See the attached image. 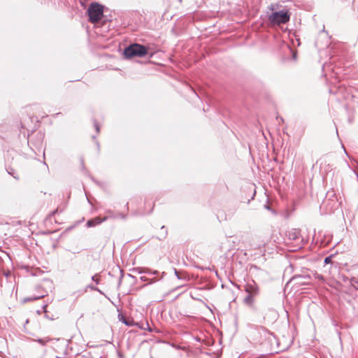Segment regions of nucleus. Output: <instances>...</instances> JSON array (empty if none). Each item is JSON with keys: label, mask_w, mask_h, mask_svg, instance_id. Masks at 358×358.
<instances>
[{"label": "nucleus", "mask_w": 358, "mask_h": 358, "mask_svg": "<svg viewBox=\"0 0 358 358\" xmlns=\"http://www.w3.org/2000/svg\"><path fill=\"white\" fill-rule=\"evenodd\" d=\"M268 20L273 24H285L289 20V15L287 11H275L269 15Z\"/></svg>", "instance_id": "obj_3"}, {"label": "nucleus", "mask_w": 358, "mask_h": 358, "mask_svg": "<svg viewBox=\"0 0 358 358\" xmlns=\"http://www.w3.org/2000/svg\"><path fill=\"white\" fill-rule=\"evenodd\" d=\"M106 220H107V217H105L103 219L100 218L99 217H96L94 218L96 225L102 223L103 222L106 221Z\"/></svg>", "instance_id": "obj_13"}, {"label": "nucleus", "mask_w": 358, "mask_h": 358, "mask_svg": "<svg viewBox=\"0 0 358 358\" xmlns=\"http://www.w3.org/2000/svg\"><path fill=\"white\" fill-rule=\"evenodd\" d=\"M118 317L120 318V320H121L124 324L129 327L131 326V323L127 319H125L122 315H119Z\"/></svg>", "instance_id": "obj_12"}, {"label": "nucleus", "mask_w": 358, "mask_h": 358, "mask_svg": "<svg viewBox=\"0 0 358 358\" xmlns=\"http://www.w3.org/2000/svg\"><path fill=\"white\" fill-rule=\"evenodd\" d=\"M43 296H36L34 298H28V299H24V301H33V300H37V299H41V297H43Z\"/></svg>", "instance_id": "obj_18"}, {"label": "nucleus", "mask_w": 358, "mask_h": 358, "mask_svg": "<svg viewBox=\"0 0 358 358\" xmlns=\"http://www.w3.org/2000/svg\"><path fill=\"white\" fill-rule=\"evenodd\" d=\"M33 341L37 342L42 346H45L50 341V339L48 337H45L43 338L34 339Z\"/></svg>", "instance_id": "obj_9"}, {"label": "nucleus", "mask_w": 358, "mask_h": 358, "mask_svg": "<svg viewBox=\"0 0 358 358\" xmlns=\"http://www.w3.org/2000/svg\"><path fill=\"white\" fill-rule=\"evenodd\" d=\"M89 21L92 23H98L103 16V7L96 2H92L88 9Z\"/></svg>", "instance_id": "obj_2"}, {"label": "nucleus", "mask_w": 358, "mask_h": 358, "mask_svg": "<svg viewBox=\"0 0 358 358\" xmlns=\"http://www.w3.org/2000/svg\"><path fill=\"white\" fill-rule=\"evenodd\" d=\"M140 280H141V281H143V282L148 281V285L152 284V283H154V282H157V280H159L158 279H157V278H155L150 280V279H148V278L147 277H145V276H141V277L140 278Z\"/></svg>", "instance_id": "obj_10"}, {"label": "nucleus", "mask_w": 358, "mask_h": 358, "mask_svg": "<svg viewBox=\"0 0 358 358\" xmlns=\"http://www.w3.org/2000/svg\"><path fill=\"white\" fill-rule=\"evenodd\" d=\"M146 326L148 327V330H149L150 331H151V329H150V327H149V324H148V322H146Z\"/></svg>", "instance_id": "obj_24"}, {"label": "nucleus", "mask_w": 358, "mask_h": 358, "mask_svg": "<svg viewBox=\"0 0 358 358\" xmlns=\"http://www.w3.org/2000/svg\"><path fill=\"white\" fill-rule=\"evenodd\" d=\"M87 224V226L88 227H92L96 226V223H95V222H94V218H93V219H90V220H89L87 222V224Z\"/></svg>", "instance_id": "obj_14"}, {"label": "nucleus", "mask_w": 358, "mask_h": 358, "mask_svg": "<svg viewBox=\"0 0 358 358\" xmlns=\"http://www.w3.org/2000/svg\"><path fill=\"white\" fill-rule=\"evenodd\" d=\"M255 296H257V295H251L248 294V295L243 299L244 303L248 306H252L254 303V298Z\"/></svg>", "instance_id": "obj_7"}, {"label": "nucleus", "mask_w": 358, "mask_h": 358, "mask_svg": "<svg viewBox=\"0 0 358 358\" xmlns=\"http://www.w3.org/2000/svg\"><path fill=\"white\" fill-rule=\"evenodd\" d=\"M251 270H255V271H257V270H259V268L257 266H255V265H252L250 268Z\"/></svg>", "instance_id": "obj_22"}, {"label": "nucleus", "mask_w": 358, "mask_h": 358, "mask_svg": "<svg viewBox=\"0 0 358 358\" xmlns=\"http://www.w3.org/2000/svg\"><path fill=\"white\" fill-rule=\"evenodd\" d=\"M311 277L307 271L301 274H296L292 277L289 282L294 283V285L301 286L308 285L310 282Z\"/></svg>", "instance_id": "obj_4"}, {"label": "nucleus", "mask_w": 358, "mask_h": 358, "mask_svg": "<svg viewBox=\"0 0 358 358\" xmlns=\"http://www.w3.org/2000/svg\"><path fill=\"white\" fill-rule=\"evenodd\" d=\"M7 172L9 175L12 176L15 179L18 180L19 177L17 174H15V171L13 168H8L7 169Z\"/></svg>", "instance_id": "obj_11"}, {"label": "nucleus", "mask_w": 358, "mask_h": 358, "mask_svg": "<svg viewBox=\"0 0 358 358\" xmlns=\"http://www.w3.org/2000/svg\"><path fill=\"white\" fill-rule=\"evenodd\" d=\"M45 316H46V317H47V318H50V315H48L46 314V315H45Z\"/></svg>", "instance_id": "obj_26"}, {"label": "nucleus", "mask_w": 358, "mask_h": 358, "mask_svg": "<svg viewBox=\"0 0 358 358\" xmlns=\"http://www.w3.org/2000/svg\"><path fill=\"white\" fill-rule=\"evenodd\" d=\"M151 358H152V357H151Z\"/></svg>", "instance_id": "obj_27"}, {"label": "nucleus", "mask_w": 358, "mask_h": 358, "mask_svg": "<svg viewBox=\"0 0 358 358\" xmlns=\"http://www.w3.org/2000/svg\"><path fill=\"white\" fill-rule=\"evenodd\" d=\"M174 273H175V275L178 278V279H182L183 278L180 275V273L176 269L174 268Z\"/></svg>", "instance_id": "obj_19"}, {"label": "nucleus", "mask_w": 358, "mask_h": 358, "mask_svg": "<svg viewBox=\"0 0 358 358\" xmlns=\"http://www.w3.org/2000/svg\"><path fill=\"white\" fill-rule=\"evenodd\" d=\"M87 287H88V288H90V289H92V290L97 291V292H100V293H102V292H101V290H100L99 288H97L96 286H94V285H87Z\"/></svg>", "instance_id": "obj_16"}, {"label": "nucleus", "mask_w": 358, "mask_h": 358, "mask_svg": "<svg viewBox=\"0 0 358 358\" xmlns=\"http://www.w3.org/2000/svg\"><path fill=\"white\" fill-rule=\"evenodd\" d=\"M59 211L58 208L55 209V210L52 211L50 214V217L54 216L56 213H57Z\"/></svg>", "instance_id": "obj_20"}, {"label": "nucleus", "mask_w": 358, "mask_h": 358, "mask_svg": "<svg viewBox=\"0 0 358 358\" xmlns=\"http://www.w3.org/2000/svg\"><path fill=\"white\" fill-rule=\"evenodd\" d=\"M119 217L122 218V219L125 218V216L124 215H122V214H120Z\"/></svg>", "instance_id": "obj_23"}, {"label": "nucleus", "mask_w": 358, "mask_h": 358, "mask_svg": "<svg viewBox=\"0 0 358 358\" xmlns=\"http://www.w3.org/2000/svg\"><path fill=\"white\" fill-rule=\"evenodd\" d=\"M134 271L141 274V273H148L150 275H158L159 272L157 270H151L148 268H142V267H136L134 268Z\"/></svg>", "instance_id": "obj_6"}, {"label": "nucleus", "mask_w": 358, "mask_h": 358, "mask_svg": "<svg viewBox=\"0 0 358 358\" xmlns=\"http://www.w3.org/2000/svg\"><path fill=\"white\" fill-rule=\"evenodd\" d=\"M269 8H270L271 10H273L274 9V7H273V5H271Z\"/></svg>", "instance_id": "obj_25"}, {"label": "nucleus", "mask_w": 358, "mask_h": 358, "mask_svg": "<svg viewBox=\"0 0 358 358\" xmlns=\"http://www.w3.org/2000/svg\"><path fill=\"white\" fill-rule=\"evenodd\" d=\"M244 290L247 294L251 295H258L259 288L256 282L253 280L248 281L244 285Z\"/></svg>", "instance_id": "obj_5"}, {"label": "nucleus", "mask_w": 358, "mask_h": 358, "mask_svg": "<svg viewBox=\"0 0 358 358\" xmlns=\"http://www.w3.org/2000/svg\"><path fill=\"white\" fill-rule=\"evenodd\" d=\"M332 261V255H329L328 257H326L325 259H324V264H330Z\"/></svg>", "instance_id": "obj_15"}, {"label": "nucleus", "mask_w": 358, "mask_h": 358, "mask_svg": "<svg viewBox=\"0 0 358 358\" xmlns=\"http://www.w3.org/2000/svg\"><path fill=\"white\" fill-rule=\"evenodd\" d=\"M94 127H95L96 132L99 133V130H100V128H99V124L96 122H94Z\"/></svg>", "instance_id": "obj_21"}, {"label": "nucleus", "mask_w": 358, "mask_h": 358, "mask_svg": "<svg viewBox=\"0 0 358 358\" xmlns=\"http://www.w3.org/2000/svg\"><path fill=\"white\" fill-rule=\"evenodd\" d=\"M148 52L146 46L135 43L125 48L123 55L125 59H129L135 57H143Z\"/></svg>", "instance_id": "obj_1"}, {"label": "nucleus", "mask_w": 358, "mask_h": 358, "mask_svg": "<svg viewBox=\"0 0 358 358\" xmlns=\"http://www.w3.org/2000/svg\"><path fill=\"white\" fill-rule=\"evenodd\" d=\"M299 236H300V231L298 229H292L289 233V239H292L294 241L297 240L299 238Z\"/></svg>", "instance_id": "obj_8"}, {"label": "nucleus", "mask_w": 358, "mask_h": 358, "mask_svg": "<svg viewBox=\"0 0 358 358\" xmlns=\"http://www.w3.org/2000/svg\"><path fill=\"white\" fill-rule=\"evenodd\" d=\"M97 276H98V274H96L92 277V280L93 281H94L96 282V284H99V281H100L99 278H98Z\"/></svg>", "instance_id": "obj_17"}]
</instances>
